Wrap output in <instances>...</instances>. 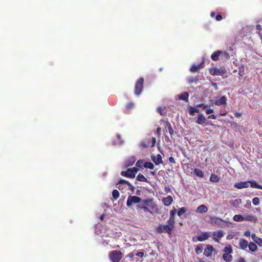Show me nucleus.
I'll return each instance as SVG.
<instances>
[{"mask_svg": "<svg viewBox=\"0 0 262 262\" xmlns=\"http://www.w3.org/2000/svg\"><path fill=\"white\" fill-rule=\"evenodd\" d=\"M226 73V71L224 68L217 69L214 68L210 70V73L212 75L222 76Z\"/></svg>", "mask_w": 262, "mask_h": 262, "instance_id": "423d86ee", "label": "nucleus"}, {"mask_svg": "<svg viewBox=\"0 0 262 262\" xmlns=\"http://www.w3.org/2000/svg\"><path fill=\"white\" fill-rule=\"evenodd\" d=\"M173 199L172 197L170 195H168V196L166 198H164L162 199V202L164 205L166 206H169L172 202Z\"/></svg>", "mask_w": 262, "mask_h": 262, "instance_id": "412c9836", "label": "nucleus"}, {"mask_svg": "<svg viewBox=\"0 0 262 262\" xmlns=\"http://www.w3.org/2000/svg\"><path fill=\"white\" fill-rule=\"evenodd\" d=\"M223 258L226 262H230L232 260V256L231 254L224 253Z\"/></svg>", "mask_w": 262, "mask_h": 262, "instance_id": "c85d7f7f", "label": "nucleus"}, {"mask_svg": "<svg viewBox=\"0 0 262 262\" xmlns=\"http://www.w3.org/2000/svg\"><path fill=\"white\" fill-rule=\"evenodd\" d=\"M140 203H142V205L147 206L151 207V208H154L156 205H155V203L154 202L153 199L148 198L145 200H142Z\"/></svg>", "mask_w": 262, "mask_h": 262, "instance_id": "6e6552de", "label": "nucleus"}, {"mask_svg": "<svg viewBox=\"0 0 262 262\" xmlns=\"http://www.w3.org/2000/svg\"><path fill=\"white\" fill-rule=\"evenodd\" d=\"M137 180L140 182H148V180L142 174L139 173L137 177Z\"/></svg>", "mask_w": 262, "mask_h": 262, "instance_id": "2f4dec72", "label": "nucleus"}, {"mask_svg": "<svg viewBox=\"0 0 262 262\" xmlns=\"http://www.w3.org/2000/svg\"><path fill=\"white\" fill-rule=\"evenodd\" d=\"M225 232L223 230H219L212 233V238L215 242L219 243L220 240L224 236Z\"/></svg>", "mask_w": 262, "mask_h": 262, "instance_id": "0eeeda50", "label": "nucleus"}, {"mask_svg": "<svg viewBox=\"0 0 262 262\" xmlns=\"http://www.w3.org/2000/svg\"><path fill=\"white\" fill-rule=\"evenodd\" d=\"M194 172L196 176L200 178H203L204 177V173L201 169L195 168Z\"/></svg>", "mask_w": 262, "mask_h": 262, "instance_id": "72a5a7b5", "label": "nucleus"}, {"mask_svg": "<svg viewBox=\"0 0 262 262\" xmlns=\"http://www.w3.org/2000/svg\"><path fill=\"white\" fill-rule=\"evenodd\" d=\"M134 106V104L133 103H129L128 104H127L126 105V107L127 108H132V107H133Z\"/></svg>", "mask_w": 262, "mask_h": 262, "instance_id": "8fccbe9b", "label": "nucleus"}, {"mask_svg": "<svg viewBox=\"0 0 262 262\" xmlns=\"http://www.w3.org/2000/svg\"><path fill=\"white\" fill-rule=\"evenodd\" d=\"M174 222L175 221L174 218L169 217V219L168 221V225L174 228Z\"/></svg>", "mask_w": 262, "mask_h": 262, "instance_id": "79ce46f5", "label": "nucleus"}, {"mask_svg": "<svg viewBox=\"0 0 262 262\" xmlns=\"http://www.w3.org/2000/svg\"><path fill=\"white\" fill-rule=\"evenodd\" d=\"M216 118V116L214 115H211L208 117V119H215Z\"/></svg>", "mask_w": 262, "mask_h": 262, "instance_id": "6e6d98bb", "label": "nucleus"}, {"mask_svg": "<svg viewBox=\"0 0 262 262\" xmlns=\"http://www.w3.org/2000/svg\"><path fill=\"white\" fill-rule=\"evenodd\" d=\"M151 159L157 165H158L163 163L162 160V157L159 154H158L157 155H152L151 157Z\"/></svg>", "mask_w": 262, "mask_h": 262, "instance_id": "ddd939ff", "label": "nucleus"}, {"mask_svg": "<svg viewBox=\"0 0 262 262\" xmlns=\"http://www.w3.org/2000/svg\"><path fill=\"white\" fill-rule=\"evenodd\" d=\"M143 160H138L137 162H136V166L138 167H142V166H143Z\"/></svg>", "mask_w": 262, "mask_h": 262, "instance_id": "c03bdc74", "label": "nucleus"}, {"mask_svg": "<svg viewBox=\"0 0 262 262\" xmlns=\"http://www.w3.org/2000/svg\"><path fill=\"white\" fill-rule=\"evenodd\" d=\"M173 228L168 225H160L157 228V231L159 233L166 232L169 234H171V231L173 230Z\"/></svg>", "mask_w": 262, "mask_h": 262, "instance_id": "39448f33", "label": "nucleus"}, {"mask_svg": "<svg viewBox=\"0 0 262 262\" xmlns=\"http://www.w3.org/2000/svg\"><path fill=\"white\" fill-rule=\"evenodd\" d=\"M235 204H238L241 202V199H236L234 201Z\"/></svg>", "mask_w": 262, "mask_h": 262, "instance_id": "e2e57ef3", "label": "nucleus"}, {"mask_svg": "<svg viewBox=\"0 0 262 262\" xmlns=\"http://www.w3.org/2000/svg\"><path fill=\"white\" fill-rule=\"evenodd\" d=\"M248 182L249 185H250L251 187L262 189V186L257 183L255 181H249Z\"/></svg>", "mask_w": 262, "mask_h": 262, "instance_id": "b1692460", "label": "nucleus"}, {"mask_svg": "<svg viewBox=\"0 0 262 262\" xmlns=\"http://www.w3.org/2000/svg\"><path fill=\"white\" fill-rule=\"evenodd\" d=\"M213 247L211 245H207V247L204 249V254L206 257H209L211 255L213 251Z\"/></svg>", "mask_w": 262, "mask_h": 262, "instance_id": "f3484780", "label": "nucleus"}, {"mask_svg": "<svg viewBox=\"0 0 262 262\" xmlns=\"http://www.w3.org/2000/svg\"><path fill=\"white\" fill-rule=\"evenodd\" d=\"M166 127L168 128V132H169V133L170 134V135H172L173 134V129L171 127V125L169 122H168L166 123Z\"/></svg>", "mask_w": 262, "mask_h": 262, "instance_id": "a19ab883", "label": "nucleus"}, {"mask_svg": "<svg viewBox=\"0 0 262 262\" xmlns=\"http://www.w3.org/2000/svg\"><path fill=\"white\" fill-rule=\"evenodd\" d=\"M176 212V209H173V210H170V217L174 218V214H175Z\"/></svg>", "mask_w": 262, "mask_h": 262, "instance_id": "49530a36", "label": "nucleus"}, {"mask_svg": "<svg viewBox=\"0 0 262 262\" xmlns=\"http://www.w3.org/2000/svg\"><path fill=\"white\" fill-rule=\"evenodd\" d=\"M207 106L208 105L207 104L203 103L199 104L196 105V107H202L204 110L206 109L207 108Z\"/></svg>", "mask_w": 262, "mask_h": 262, "instance_id": "a18cd8bd", "label": "nucleus"}, {"mask_svg": "<svg viewBox=\"0 0 262 262\" xmlns=\"http://www.w3.org/2000/svg\"><path fill=\"white\" fill-rule=\"evenodd\" d=\"M186 212V208L185 207H182L178 210V216H181L182 215H183Z\"/></svg>", "mask_w": 262, "mask_h": 262, "instance_id": "ea45409f", "label": "nucleus"}, {"mask_svg": "<svg viewBox=\"0 0 262 262\" xmlns=\"http://www.w3.org/2000/svg\"><path fill=\"white\" fill-rule=\"evenodd\" d=\"M239 246L241 249L246 250L248 246V242L245 239H240L239 241Z\"/></svg>", "mask_w": 262, "mask_h": 262, "instance_id": "aec40b11", "label": "nucleus"}, {"mask_svg": "<svg viewBox=\"0 0 262 262\" xmlns=\"http://www.w3.org/2000/svg\"><path fill=\"white\" fill-rule=\"evenodd\" d=\"M220 180V177L217 175H216L215 174H212L209 179L210 181L214 183L219 182Z\"/></svg>", "mask_w": 262, "mask_h": 262, "instance_id": "cd10ccee", "label": "nucleus"}, {"mask_svg": "<svg viewBox=\"0 0 262 262\" xmlns=\"http://www.w3.org/2000/svg\"><path fill=\"white\" fill-rule=\"evenodd\" d=\"M189 113L191 116H194L195 113H199L200 112L199 109L194 107L192 106H190L188 110Z\"/></svg>", "mask_w": 262, "mask_h": 262, "instance_id": "c756f323", "label": "nucleus"}, {"mask_svg": "<svg viewBox=\"0 0 262 262\" xmlns=\"http://www.w3.org/2000/svg\"><path fill=\"white\" fill-rule=\"evenodd\" d=\"M232 251V248L230 246L225 247L223 250L224 253L231 254Z\"/></svg>", "mask_w": 262, "mask_h": 262, "instance_id": "e433bc0d", "label": "nucleus"}, {"mask_svg": "<svg viewBox=\"0 0 262 262\" xmlns=\"http://www.w3.org/2000/svg\"><path fill=\"white\" fill-rule=\"evenodd\" d=\"M141 202V199L140 198L135 195H129L127 198L126 205L129 207L134 204H140Z\"/></svg>", "mask_w": 262, "mask_h": 262, "instance_id": "7ed1b4c3", "label": "nucleus"}, {"mask_svg": "<svg viewBox=\"0 0 262 262\" xmlns=\"http://www.w3.org/2000/svg\"><path fill=\"white\" fill-rule=\"evenodd\" d=\"M119 191L115 189L113 191L112 195H113V201L116 200L119 197Z\"/></svg>", "mask_w": 262, "mask_h": 262, "instance_id": "c9c22d12", "label": "nucleus"}, {"mask_svg": "<svg viewBox=\"0 0 262 262\" xmlns=\"http://www.w3.org/2000/svg\"><path fill=\"white\" fill-rule=\"evenodd\" d=\"M131 170L133 171V172L135 174V176L136 175V174L137 173V172L138 171V169L136 167H134L133 168H131Z\"/></svg>", "mask_w": 262, "mask_h": 262, "instance_id": "603ef678", "label": "nucleus"}, {"mask_svg": "<svg viewBox=\"0 0 262 262\" xmlns=\"http://www.w3.org/2000/svg\"><path fill=\"white\" fill-rule=\"evenodd\" d=\"M210 224L219 228H225L228 227L227 222L218 217L211 216L210 217Z\"/></svg>", "mask_w": 262, "mask_h": 262, "instance_id": "f257e3e1", "label": "nucleus"}, {"mask_svg": "<svg viewBox=\"0 0 262 262\" xmlns=\"http://www.w3.org/2000/svg\"><path fill=\"white\" fill-rule=\"evenodd\" d=\"M157 133L160 135L161 134V128L160 127H158L157 129Z\"/></svg>", "mask_w": 262, "mask_h": 262, "instance_id": "0e129e2a", "label": "nucleus"}, {"mask_svg": "<svg viewBox=\"0 0 262 262\" xmlns=\"http://www.w3.org/2000/svg\"><path fill=\"white\" fill-rule=\"evenodd\" d=\"M237 262H246V261L244 258L241 257L238 259Z\"/></svg>", "mask_w": 262, "mask_h": 262, "instance_id": "052dcab7", "label": "nucleus"}, {"mask_svg": "<svg viewBox=\"0 0 262 262\" xmlns=\"http://www.w3.org/2000/svg\"><path fill=\"white\" fill-rule=\"evenodd\" d=\"M143 166L146 168L153 169L154 168V164L150 162H146L144 163Z\"/></svg>", "mask_w": 262, "mask_h": 262, "instance_id": "f704fd0d", "label": "nucleus"}, {"mask_svg": "<svg viewBox=\"0 0 262 262\" xmlns=\"http://www.w3.org/2000/svg\"><path fill=\"white\" fill-rule=\"evenodd\" d=\"M204 63V60L203 59H202V61L200 64H197V65L193 64L191 67V68L190 69V71L192 72H196L198 70H199L201 68H202L203 67Z\"/></svg>", "mask_w": 262, "mask_h": 262, "instance_id": "dca6fc26", "label": "nucleus"}, {"mask_svg": "<svg viewBox=\"0 0 262 262\" xmlns=\"http://www.w3.org/2000/svg\"><path fill=\"white\" fill-rule=\"evenodd\" d=\"M210 236V233L208 232H202L201 234L198 236V241L203 242L207 239Z\"/></svg>", "mask_w": 262, "mask_h": 262, "instance_id": "2eb2a0df", "label": "nucleus"}, {"mask_svg": "<svg viewBox=\"0 0 262 262\" xmlns=\"http://www.w3.org/2000/svg\"><path fill=\"white\" fill-rule=\"evenodd\" d=\"M155 142H156V139L155 138H153L152 139V146H154L155 145Z\"/></svg>", "mask_w": 262, "mask_h": 262, "instance_id": "338daca9", "label": "nucleus"}, {"mask_svg": "<svg viewBox=\"0 0 262 262\" xmlns=\"http://www.w3.org/2000/svg\"><path fill=\"white\" fill-rule=\"evenodd\" d=\"M215 12H211V14H210V15H211V17H213V16L215 15Z\"/></svg>", "mask_w": 262, "mask_h": 262, "instance_id": "774afa93", "label": "nucleus"}, {"mask_svg": "<svg viewBox=\"0 0 262 262\" xmlns=\"http://www.w3.org/2000/svg\"><path fill=\"white\" fill-rule=\"evenodd\" d=\"M233 220L235 222H243L244 221V215H242L240 214H236L233 217Z\"/></svg>", "mask_w": 262, "mask_h": 262, "instance_id": "7c9ffc66", "label": "nucleus"}, {"mask_svg": "<svg viewBox=\"0 0 262 262\" xmlns=\"http://www.w3.org/2000/svg\"><path fill=\"white\" fill-rule=\"evenodd\" d=\"M216 19L217 21H220L222 19V16L221 15H217L216 16Z\"/></svg>", "mask_w": 262, "mask_h": 262, "instance_id": "4d7b16f0", "label": "nucleus"}, {"mask_svg": "<svg viewBox=\"0 0 262 262\" xmlns=\"http://www.w3.org/2000/svg\"><path fill=\"white\" fill-rule=\"evenodd\" d=\"M144 82V79L140 78L136 82L135 85V94L136 95H140L143 90V84Z\"/></svg>", "mask_w": 262, "mask_h": 262, "instance_id": "20e7f679", "label": "nucleus"}, {"mask_svg": "<svg viewBox=\"0 0 262 262\" xmlns=\"http://www.w3.org/2000/svg\"><path fill=\"white\" fill-rule=\"evenodd\" d=\"M256 30L258 31H261L262 30L261 27L260 25H257L256 26Z\"/></svg>", "mask_w": 262, "mask_h": 262, "instance_id": "13d9d810", "label": "nucleus"}, {"mask_svg": "<svg viewBox=\"0 0 262 262\" xmlns=\"http://www.w3.org/2000/svg\"><path fill=\"white\" fill-rule=\"evenodd\" d=\"M234 187L237 189H243L245 188H248L249 187V182H239L238 183H236L234 185Z\"/></svg>", "mask_w": 262, "mask_h": 262, "instance_id": "f8f14e48", "label": "nucleus"}, {"mask_svg": "<svg viewBox=\"0 0 262 262\" xmlns=\"http://www.w3.org/2000/svg\"><path fill=\"white\" fill-rule=\"evenodd\" d=\"M252 203L254 205H258L259 204V200L258 198H254L252 200Z\"/></svg>", "mask_w": 262, "mask_h": 262, "instance_id": "37998d69", "label": "nucleus"}, {"mask_svg": "<svg viewBox=\"0 0 262 262\" xmlns=\"http://www.w3.org/2000/svg\"><path fill=\"white\" fill-rule=\"evenodd\" d=\"M137 256L142 257L144 255V253L143 252H138L136 254Z\"/></svg>", "mask_w": 262, "mask_h": 262, "instance_id": "5fc2aeb1", "label": "nucleus"}, {"mask_svg": "<svg viewBox=\"0 0 262 262\" xmlns=\"http://www.w3.org/2000/svg\"><path fill=\"white\" fill-rule=\"evenodd\" d=\"M137 207L138 208H140L143 210V211L145 212H149L151 213V211H150L148 207L142 205V203L139 204L137 206Z\"/></svg>", "mask_w": 262, "mask_h": 262, "instance_id": "473e14b6", "label": "nucleus"}, {"mask_svg": "<svg viewBox=\"0 0 262 262\" xmlns=\"http://www.w3.org/2000/svg\"><path fill=\"white\" fill-rule=\"evenodd\" d=\"M214 104L216 105L220 106L226 104V98L225 96H222L221 98L216 99L214 101Z\"/></svg>", "mask_w": 262, "mask_h": 262, "instance_id": "a211bd4d", "label": "nucleus"}, {"mask_svg": "<svg viewBox=\"0 0 262 262\" xmlns=\"http://www.w3.org/2000/svg\"><path fill=\"white\" fill-rule=\"evenodd\" d=\"M205 110H206L205 112H206V113L207 114H210L213 113L214 112L213 110L211 109V108H207Z\"/></svg>", "mask_w": 262, "mask_h": 262, "instance_id": "de8ad7c7", "label": "nucleus"}, {"mask_svg": "<svg viewBox=\"0 0 262 262\" xmlns=\"http://www.w3.org/2000/svg\"><path fill=\"white\" fill-rule=\"evenodd\" d=\"M212 86H213L216 90H218V87L216 83H212Z\"/></svg>", "mask_w": 262, "mask_h": 262, "instance_id": "680f3d73", "label": "nucleus"}, {"mask_svg": "<svg viewBox=\"0 0 262 262\" xmlns=\"http://www.w3.org/2000/svg\"><path fill=\"white\" fill-rule=\"evenodd\" d=\"M140 192H141L140 190H138L136 191V193L137 195H140Z\"/></svg>", "mask_w": 262, "mask_h": 262, "instance_id": "69168bd1", "label": "nucleus"}, {"mask_svg": "<svg viewBox=\"0 0 262 262\" xmlns=\"http://www.w3.org/2000/svg\"><path fill=\"white\" fill-rule=\"evenodd\" d=\"M203 249V247L202 245H198L195 249V251L196 254H199L202 252Z\"/></svg>", "mask_w": 262, "mask_h": 262, "instance_id": "4c0bfd02", "label": "nucleus"}, {"mask_svg": "<svg viewBox=\"0 0 262 262\" xmlns=\"http://www.w3.org/2000/svg\"><path fill=\"white\" fill-rule=\"evenodd\" d=\"M248 248L250 251L251 252H255L257 250V247L256 245L253 242H250L248 244Z\"/></svg>", "mask_w": 262, "mask_h": 262, "instance_id": "393cba45", "label": "nucleus"}, {"mask_svg": "<svg viewBox=\"0 0 262 262\" xmlns=\"http://www.w3.org/2000/svg\"><path fill=\"white\" fill-rule=\"evenodd\" d=\"M208 211V208L205 205H201L199 206L196 209L195 212L200 213H204Z\"/></svg>", "mask_w": 262, "mask_h": 262, "instance_id": "4be33fe9", "label": "nucleus"}, {"mask_svg": "<svg viewBox=\"0 0 262 262\" xmlns=\"http://www.w3.org/2000/svg\"><path fill=\"white\" fill-rule=\"evenodd\" d=\"M122 143L123 141L119 136H117L116 140L113 142V145L121 144Z\"/></svg>", "mask_w": 262, "mask_h": 262, "instance_id": "58836bf2", "label": "nucleus"}, {"mask_svg": "<svg viewBox=\"0 0 262 262\" xmlns=\"http://www.w3.org/2000/svg\"><path fill=\"white\" fill-rule=\"evenodd\" d=\"M251 238L252 240L259 246H262V238L258 237L254 233L251 235Z\"/></svg>", "mask_w": 262, "mask_h": 262, "instance_id": "5701e85b", "label": "nucleus"}, {"mask_svg": "<svg viewBox=\"0 0 262 262\" xmlns=\"http://www.w3.org/2000/svg\"><path fill=\"white\" fill-rule=\"evenodd\" d=\"M136 160V159L135 157H130L126 160L124 165L126 167L132 166L135 163Z\"/></svg>", "mask_w": 262, "mask_h": 262, "instance_id": "6ab92c4d", "label": "nucleus"}, {"mask_svg": "<svg viewBox=\"0 0 262 262\" xmlns=\"http://www.w3.org/2000/svg\"><path fill=\"white\" fill-rule=\"evenodd\" d=\"M121 174L123 177H126L129 178H134L135 177V174L131 170V169H128L126 171H121Z\"/></svg>", "mask_w": 262, "mask_h": 262, "instance_id": "4468645a", "label": "nucleus"}, {"mask_svg": "<svg viewBox=\"0 0 262 262\" xmlns=\"http://www.w3.org/2000/svg\"><path fill=\"white\" fill-rule=\"evenodd\" d=\"M122 253L120 251H114L111 253L110 258L113 262H119L122 257Z\"/></svg>", "mask_w": 262, "mask_h": 262, "instance_id": "f03ea898", "label": "nucleus"}, {"mask_svg": "<svg viewBox=\"0 0 262 262\" xmlns=\"http://www.w3.org/2000/svg\"><path fill=\"white\" fill-rule=\"evenodd\" d=\"M221 54V51H217L216 52H214L211 55V58L213 60L216 61L219 59V57Z\"/></svg>", "mask_w": 262, "mask_h": 262, "instance_id": "bb28decb", "label": "nucleus"}, {"mask_svg": "<svg viewBox=\"0 0 262 262\" xmlns=\"http://www.w3.org/2000/svg\"><path fill=\"white\" fill-rule=\"evenodd\" d=\"M195 122L199 124L205 126L206 125V119L202 114H200Z\"/></svg>", "mask_w": 262, "mask_h": 262, "instance_id": "9d476101", "label": "nucleus"}, {"mask_svg": "<svg viewBox=\"0 0 262 262\" xmlns=\"http://www.w3.org/2000/svg\"><path fill=\"white\" fill-rule=\"evenodd\" d=\"M257 217L253 214H245L244 215V221H248L251 223H255L257 222Z\"/></svg>", "mask_w": 262, "mask_h": 262, "instance_id": "1a4fd4ad", "label": "nucleus"}, {"mask_svg": "<svg viewBox=\"0 0 262 262\" xmlns=\"http://www.w3.org/2000/svg\"><path fill=\"white\" fill-rule=\"evenodd\" d=\"M178 97L179 99L187 101L188 100L189 94L187 92H184L182 94L178 95Z\"/></svg>", "mask_w": 262, "mask_h": 262, "instance_id": "a878e982", "label": "nucleus"}, {"mask_svg": "<svg viewBox=\"0 0 262 262\" xmlns=\"http://www.w3.org/2000/svg\"><path fill=\"white\" fill-rule=\"evenodd\" d=\"M157 110H158V113H159L160 114V115H162L163 112L164 111V108L161 106H159L157 108Z\"/></svg>", "mask_w": 262, "mask_h": 262, "instance_id": "09e8293b", "label": "nucleus"}, {"mask_svg": "<svg viewBox=\"0 0 262 262\" xmlns=\"http://www.w3.org/2000/svg\"><path fill=\"white\" fill-rule=\"evenodd\" d=\"M241 115H242V114L239 113V112H236L235 113V116L236 117L238 118V117H241Z\"/></svg>", "mask_w": 262, "mask_h": 262, "instance_id": "bf43d9fd", "label": "nucleus"}, {"mask_svg": "<svg viewBox=\"0 0 262 262\" xmlns=\"http://www.w3.org/2000/svg\"><path fill=\"white\" fill-rule=\"evenodd\" d=\"M250 231L249 230H247L244 232V235L247 237H249L250 236Z\"/></svg>", "mask_w": 262, "mask_h": 262, "instance_id": "3c124183", "label": "nucleus"}, {"mask_svg": "<svg viewBox=\"0 0 262 262\" xmlns=\"http://www.w3.org/2000/svg\"><path fill=\"white\" fill-rule=\"evenodd\" d=\"M122 184H125L126 185L128 186L129 188H130V189L132 190H133V189L134 188V187L132 185L129 183V182H128L127 181H126V180H120L117 183V187L120 190L121 189H122L121 188V185Z\"/></svg>", "mask_w": 262, "mask_h": 262, "instance_id": "9b49d317", "label": "nucleus"}, {"mask_svg": "<svg viewBox=\"0 0 262 262\" xmlns=\"http://www.w3.org/2000/svg\"><path fill=\"white\" fill-rule=\"evenodd\" d=\"M169 161L171 163H175L174 159L172 157H170L169 158Z\"/></svg>", "mask_w": 262, "mask_h": 262, "instance_id": "864d4df0", "label": "nucleus"}]
</instances>
